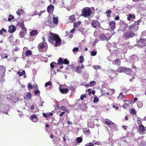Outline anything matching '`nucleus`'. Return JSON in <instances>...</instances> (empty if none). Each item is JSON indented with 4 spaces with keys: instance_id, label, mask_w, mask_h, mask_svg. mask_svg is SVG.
Instances as JSON below:
<instances>
[{
    "instance_id": "nucleus-5",
    "label": "nucleus",
    "mask_w": 146,
    "mask_h": 146,
    "mask_svg": "<svg viewBox=\"0 0 146 146\" xmlns=\"http://www.w3.org/2000/svg\"><path fill=\"white\" fill-rule=\"evenodd\" d=\"M138 26L135 24H132L128 27L129 31L134 33L136 31L138 30Z\"/></svg>"
},
{
    "instance_id": "nucleus-63",
    "label": "nucleus",
    "mask_w": 146,
    "mask_h": 146,
    "mask_svg": "<svg viewBox=\"0 0 146 146\" xmlns=\"http://www.w3.org/2000/svg\"><path fill=\"white\" fill-rule=\"evenodd\" d=\"M65 113L64 112H61L60 114V116H62Z\"/></svg>"
},
{
    "instance_id": "nucleus-40",
    "label": "nucleus",
    "mask_w": 146,
    "mask_h": 146,
    "mask_svg": "<svg viewBox=\"0 0 146 146\" xmlns=\"http://www.w3.org/2000/svg\"><path fill=\"white\" fill-rule=\"evenodd\" d=\"M130 18L132 17L133 19H134L135 18V15H133L131 14H129L128 15Z\"/></svg>"
},
{
    "instance_id": "nucleus-16",
    "label": "nucleus",
    "mask_w": 146,
    "mask_h": 146,
    "mask_svg": "<svg viewBox=\"0 0 146 146\" xmlns=\"http://www.w3.org/2000/svg\"><path fill=\"white\" fill-rule=\"evenodd\" d=\"M31 94L30 93H28L26 95V97L24 96V99H26L27 100H30L31 98Z\"/></svg>"
},
{
    "instance_id": "nucleus-44",
    "label": "nucleus",
    "mask_w": 146,
    "mask_h": 146,
    "mask_svg": "<svg viewBox=\"0 0 146 146\" xmlns=\"http://www.w3.org/2000/svg\"><path fill=\"white\" fill-rule=\"evenodd\" d=\"M86 95H84L83 94L80 97V99L81 100H83L84 97H86Z\"/></svg>"
},
{
    "instance_id": "nucleus-4",
    "label": "nucleus",
    "mask_w": 146,
    "mask_h": 146,
    "mask_svg": "<svg viewBox=\"0 0 146 146\" xmlns=\"http://www.w3.org/2000/svg\"><path fill=\"white\" fill-rule=\"evenodd\" d=\"M144 39H140L138 40L137 43L135 44V45L140 48H143L146 45V43Z\"/></svg>"
},
{
    "instance_id": "nucleus-52",
    "label": "nucleus",
    "mask_w": 146,
    "mask_h": 146,
    "mask_svg": "<svg viewBox=\"0 0 146 146\" xmlns=\"http://www.w3.org/2000/svg\"><path fill=\"white\" fill-rule=\"evenodd\" d=\"M40 93V92L39 90H35L34 92V93L35 94H37L38 93Z\"/></svg>"
},
{
    "instance_id": "nucleus-13",
    "label": "nucleus",
    "mask_w": 146,
    "mask_h": 146,
    "mask_svg": "<svg viewBox=\"0 0 146 146\" xmlns=\"http://www.w3.org/2000/svg\"><path fill=\"white\" fill-rule=\"evenodd\" d=\"M109 25L112 30H114L115 28L116 23L114 21H111L110 22Z\"/></svg>"
},
{
    "instance_id": "nucleus-58",
    "label": "nucleus",
    "mask_w": 146,
    "mask_h": 146,
    "mask_svg": "<svg viewBox=\"0 0 146 146\" xmlns=\"http://www.w3.org/2000/svg\"><path fill=\"white\" fill-rule=\"evenodd\" d=\"M100 144V142H97L95 143H94V145H99Z\"/></svg>"
},
{
    "instance_id": "nucleus-27",
    "label": "nucleus",
    "mask_w": 146,
    "mask_h": 146,
    "mask_svg": "<svg viewBox=\"0 0 146 146\" xmlns=\"http://www.w3.org/2000/svg\"><path fill=\"white\" fill-rule=\"evenodd\" d=\"M12 100L13 102L16 103L18 101V98L17 97L14 96L13 97Z\"/></svg>"
},
{
    "instance_id": "nucleus-50",
    "label": "nucleus",
    "mask_w": 146,
    "mask_h": 146,
    "mask_svg": "<svg viewBox=\"0 0 146 146\" xmlns=\"http://www.w3.org/2000/svg\"><path fill=\"white\" fill-rule=\"evenodd\" d=\"M113 107L114 108H115L116 110H117L118 109V108L117 106H115V105L114 104H113Z\"/></svg>"
},
{
    "instance_id": "nucleus-21",
    "label": "nucleus",
    "mask_w": 146,
    "mask_h": 146,
    "mask_svg": "<svg viewBox=\"0 0 146 146\" xmlns=\"http://www.w3.org/2000/svg\"><path fill=\"white\" fill-rule=\"evenodd\" d=\"M125 68H123L122 67H118L117 69V72H124V71L125 70Z\"/></svg>"
},
{
    "instance_id": "nucleus-19",
    "label": "nucleus",
    "mask_w": 146,
    "mask_h": 146,
    "mask_svg": "<svg viewBox=\"0 0 146 146\" xmlns=\"http://www.w3.org/2000/svg\"><path fill=\"white\" fill-rule=\"evenodd\" d=\"M60 91L63 94H66L67 93L68 90L67 88H62V89H60Z\"/></svg>"
},
{
    "instance_id": "nucleus-9",
    "label": "nucleus",
    "mask_w": 146,
    "mask_h": 146,
    "mask_svg": "<svg viewBox=\"0 0 146 146\" xmlns=\"http://www.w3.org/2000/svg\"><path fill=\"white\" fill-rule=\"evenodd\" d=\"M91 25L93 27L96 28L99 27L100 26V23L96 20L93 21Z\"/></svg>"
},
{
    "instance_id": "nucleus-45",
    "label": "nucleus",
    "mask_w": 146,
    "mask_h": 146,
    "mask_svg": "<svg viewBox=\"0 0 146 146\" xmlns=\"http://www.w3.org/2000/svg\"><path fill=\"white\" fill-rule=\"evenodd\" d=\"M78 48L77 47L75 48H74L72 50L73 52H74L75 51H78Z\"/></svg>"
},
{
    "instance_id": "nucleus-43",
    "label": "nucleus",
    "mask_w": 146,
    "mask_h": 146,
    "mask_svg": "<svg viewBox=\"0 0 146 146\" xmlns=\"http://www.w3.org/2000/svg\"><path fill=\"white\" fill-rule=\"evenodd\" d=\"M51 85V83L50 82H48L46 83L45 84V86H47L48 85Z\"/></svg>"
},
{
    "instance_id": "nucleus-35",
    "label": "nucleus",
    "mask_w": 146,
    "mask_h": 146,
    "mask_svg": "<svg viewBox=\"0 0 146 146\" xmlns=\"http://www.w3.org/2000/svg\"><path fill=\"white\" fill-rule=\"evenodd\" d=\"M69 88L70 90L74 91L76 89V87L75 86H73L70 85L69 87Z\"/></svg>"
},
{
    "instance_id": "nucleus-46",
    "label": "nucleus",
    "mask_w": 146,
    "mask_h": 146,
    "mask_svg": "<svg viewBox=\"0 0 146 146\" xmlns=\"http://www.w3.org/2000/svg\"><path fill=\"white\" fill-rule=\"evenodd\" d=\"M85 133L86 134H89L90 133V132L89 130H86L85 131Z\"/></svg>"
},
{
    "instance_id": "nucleus-39",
    "label": "nucleus",
    "mask_w": 146,
    "mask_h": 146,
    "mask_svg": "<svg viewBox=\"0 0 146 146\" xmlns=\"http://www.w3.org/2000/svg\"><path fill=\"white\" fill-rule=\"evenodd\" d=\"M64 63L65 64H68L69 63V61L66 58L64 60Z\"/></svg>"
},
{
    "instance_id": "nucleus-22",
    "label": "nucleus",
    "mask_w": 146,
    "mask_h": 146,
    "mask_svg": "<svg viewBox=\"0 0 146 146\" xmlns=\"http://www.w3.org/2000/svg\"><path fill=\"white\" fill-rule=\"evenodd\" d=\"M58 64L59 65L64 64V60H63V58H60L58 60Z\"/></svg>"
},
{
    "instance_id": "nucleus-8",
    "label": "nucleus",
    "mask_w": 146,
    "mask_h": 146,
    "mask_svg": "<svg viewBox=\"0 0 146 146\" xmlns=\"http://www.w3.org/2000/svg\"><path fill=\"white\" fill-rule=\"evenodd\" d=\"M45 23L46 25L50 27H54L52 19L50 17H48L47 18Z\"/></svg>"
},
{
    "instance_id": "nucleus-49",
    "label": "nucleus",
    "mask_w": 146,
    "mask_h": 146,
    "mask_svg": "<svg viewBox=\"0 0 146 146\" xmlns=\"http://www.w3.org/2000/svg\"><path fill=\"white\" fill-rule=\"evenodd\" d=\"M111 71L113 73L115 74L116 75H117V72L116 70H111Z\"/></svg>"
},
{
    "instance_id": "nucleus-6",
    "label": "nucleus",
    "mask_w": 146,
    "mask_h": 146,
    "mask_svg": "<svg viewBox=\"0 0 146 146\" xmlns=\"http://www.w3.org/2000/svg\"><path fill=\"white\" fill-rule=\"evenodd\" d=\"M111 37V35L109 33H107L105 35H102L100 36V38L102 40H108Z\"/></svg>"
},
{
    "instance_id": "nucleus-38",
    "label": "nucleus",
    "mask_w": 146,
    "mask_h": 146,
    "mask_svg": "<svg viewBox=\"0 0 146 146\" xmlns=\"http://www.w3.org/2000/svg\"><path fill=\"white\" fill-rule=\"evenodd\" d=\"M91 53V55L92 56H95L97 54V52L96 51H92Z\"/></svg>"
},
{
    "instance_id": "nucleus-32",
    "label": "nucleus",
    "mask_w": 146,
    "mask_h": 146,
    "mask_svg": "<svg viewBox=\"0 0 146 146\" xmlns=\"http://www.w3.org/2000/svg\"><path fill=\"white\" fill-rule=\"evenodd\" d=\"M90 86H95L96 85V82L94 81H92L90 82Z\"/></svg>"
},
{
    "instance_id": "nucleus-24",
    "label": "nucleus",
    "mask_w": 146,
    "mask_h": 146,
    "mask_svg": "<svg viewBox=\"0 0 146 146\" xmlns=\"http://www.w3.org/2000/svg\"><path fill=\"white\" fill-rule=\"evenodd\" d=\"M82 70L80 68V66H77L76 67V72L78 73H80V72Z\"/></svg>"
},
{
    "instance_id": "nucleus-23",
    "label": "nucleus",
    "mask_w": 146,
    "mask_h": 146,
    "mask_svg": "<svg viewBox=\"0 0 146 146\" xmlns=\"http://www.w3.org/2000/svg\"><path fill=\"white\" fill-rule=\"evenodd\" d=\"M52 21L53 23H54V26L55 24L56 25L58 24V18L56 17H54Z\"/></svg>"
},
{
    "instance_id": "nucleus-29",
    "label": "nucleus",
    "mask_w": 146,
    "mask_h": 146,
    "mask_svg": "<svg viewBox=\"0 0 146 146\" xmlns=\"http://www.w3.org/2000/svg\"><path fill=\"white\" fill-rule=\"evenodd\" d=\"M76 140L78 143H80L82 141V139L80 137H78L76 139Z\"/></svg>"
},
{
    "instance_id": "nucleus-51",
    "label": "nucleus",
    "mask_w": 146,
    "mask_h": 146,
    "mask_svg": "<svg viewBox=\"0 0 146 146\" xmlns=\"http://www.w3.org/2000/svg\"><path fill=\"white\" fill-rule=\"evenodd\" d=\"M134 24H135V25H137V26L138 25H139V20L138 21H135Z\"/></svg>"
},
{
    "instance_id": "nucleus-3",
    "label": "nucleus",
    "mask_w": 146,
    "mask_h": 146,
    "mask_svg": "<svg viewBox=\"0 0 146 146\" xmlns=\"http://www.w3.org/2000/svg\"><path fill=\"white\" fill-rule=\"evenodd\" d=\"M83 14L82 15L84 17H87L89 16L92 13L91 9L88 7H85L82 10Z\"/></svg>"
},
{
    "instance_id": "nucleus-7",
    "label": "nucleus",
    "mask_w": 146,
    "mask_h": 146,
    "mask_svg": "<svg viewBox=\"0 0 146 146\" xmlns=\"http://www.w3.org/2000/svg\"><path fill=\"white\" fill-rule=\"evenodd\" d=\"M120 29L119 30H121L122 32H124L125 31V30L126 28L128 27V24L125 23L121 22L120 23Z\"/></svg>"
},
{
    "instance_id": "nucleus-42",
    "label": "nucleus",
    "mask_w": 146,
    "mask_h": 146,
    "mask_svg": "<svg viewBox=\"0 0 146 146\" xmlns=\"http://www.w3.org/2000/svg\"><path fill=\"white\" fill-rule=\"evenodd\" d=\"M98 98H97L96 97H95L94 98V102L95 103L97 102L98 101Z\"/></svg>"
},
{
    "instance_id": "nucleus-33",
    "label": "nucleus",
    "mask_w": 146,
    "mask_h": 146,
    "mask_svg": "<svg viewBox=\"0 0 146 146\" xmlns=\"http://www.w3.org/2000/svg\"><path fill=\"white\" fill-rule=\"evenodd\" d=\"M31 54H32L31 52V51H29V50L27 51L25 53L26 55L27 56L30 55Z\"/></svg>"
},
{
    "instance_id": "nucleus-15",
    "label": "nucleus",
    "mask_w": 146,
    "mask_h": 146,
    "mask_svg": "<svg viewBox=\"0 0 146 146\" xmlns=\"http://www.w3.org/2000/svg\"><path fill=\"white\" fill-rule=\"evenodd\" d=\"M124 72L127 74L130 75L131 74V71L130 69L129 68H125Z\"/></svg>"
},
{
    "instance_id": "nucleus-30",
    "label": "nucleus",
    "mask_w": 146,
    "mask_h": 146,
    "mask_svg": "<svg viewBox=\"0 0 146 146\" xmlns=\"http://www.w3.org/2000/svg\"><path fill=\"white\" fill-rule=\"evenodd\" d=\"M69 19L70 20H71V22H74V21L75 20L74 15L71 16L69 17Z\"/></svg>"
},
{
    "instance_id": "nucleus-12",
    "label": "nucleus",
    "mask_w": 146,
    "mask_h": 146,
    "mask_svg": "<svg viewBox=\"0 0 146 146\" xmlns=\"http://www.w3.org/2000/svg\"><path fill=\"white\" fill-rule=\"evenodd\" d=\"M139 130L141 133H144L145 130V127L142 124L139 125Z\"/></svg>"
},
{
    "instance_id": "nucleus-41",
    "label": "nucleus",
    "mask_w": 146,
    "mask_h": 146,
    "mask_svg": "<svg viewBox=\"0 0 146 146\" xmlns=\"http://www.w3.org/2000/svg\"><path fill=\"white\" fill-rule=\"evenodd\" d=\"M84 146H94V145H93V144L92 143L90 142L88 143L87 144Z\"/></svg>"
},
{
    "instance_id": "nucleus-36",
    "label": "nucleus",
    "mask_w": 146,
    "mask_h": 146,
    "mask_svg": "<svg viewBox=\"0 0 146 146\" xmlns=\"http://www.w3.org/2000/svg\"><path fill=\"white\" fill-rule=\"evenodd\" d=\"M18 24L19 25L21 28H22V27L24 26L23 22H19Z\"/></svg>"
},
{
    "instance_id": "nucleus-55",
    "label": "nucleus",
    "mask_w": 146,
    "mask_h": 146,
    "mask_svg": "<svg viewBox=\"0 0 146 146\" xmlns=\"http://www.w3.org/2000/svg\"><path fill=\"white\" fill-rule=\"evenodd\" d=\"M4 68V67L3 66H0V74L1 73V70H2V69L3 68Z\"/></svg>"
},
{
    "instance_id": "nucleus-18",
    "label": "nucleus",
    "mask_w": 146,
    "mask_h": 146,
    "mask_svg": "<svg viewBox=\"0 0 146 146\" xmlns=\"http://www.w3.org/2000/svg\"><path fill=\"white\" fill-rule=\"evenodd\" d=\"M31 118L32 121L34 122H36L38 120V118L36 115H33L31 117Z\"/></svg>"
},
{
    "instance_id": "nucleus-47",
    "label": "nucleus",
    "mask_w": 146,
    "mask_h": 146,
    "mask_svg": "<svg viewBox=\"0 0 146 146\" xmlns=\"http://www.w3.org/2000/svg\"><path fill=\"white\" fill-rule=\"evenodd\" d=\"M61 109L62 110L64 111H67V109L65 108V107L63 106H62V107H61Z\"/></svg>"
},
{
    "instance_id": "nucleus-60",
    "label": "nucleus",
    "mask_w": 146,
    "mask_h": 146,
    "mask_svg": "<svg viewBox=\"0 0 146 146\" xmlns=\"http://www.w3.org/2000/svg\"><path fill=\"white\" fill-rule=\"evenodd\" d=\"M137 123L138 124H140L141 123V121L140 120L138 119H137Z\"/></svg>"
},
{
    "instance_id": "nucleus-26",
    "label": "nucleus",
    "mask_w": 146,
    "mask_h": 146,
    "mask_svg": "<svg viewBox=\"0 0 146 146\" xmlns=\"http://www.w3.org/2000/svg\"><path fill=\"white\" fill-rule=\"evenodd\" d=\"M123 94L122 93H120L119 95L118 96L117 98L120 99H122L124 101L123 98Z\"/></svg>"
},
{
    "instance_id": "nucleus-2",
    "label": "nucleus",
    "mask_w": 146,
    "mask_h": 146,
    "mask_svg": "<svg viewBox=\"0 0 146 146\" xmlns=\"http://www.w3.org/2000/svg\"><path fill=\"white\" fill-rule=\"evenodd\" d=\"M135 35V33L128 31L124 33L123 37L124 39L127 40L133 37Z\"/></svg>"
},
{
    "instance_id": "nucleus-59",
    "label": "nucleus",
    "mask_w": 146,
    "mask_h": 146,
    "mask_svg": "<svg viewBox=\"0 0 146 146\" xmlns=\"http://www.w3.org/2000/svg\"><path fill=\"white\" fill-rule=\"evenodd\" d=\"M74 28H77L78 27V25L76 23H74Z\"/></svg>"
},
{
    "instance_id": "nucleus-11",
    "label": "nucleus",
    "mask_w": 146,
    "mask_h": 146,
    "mask_svg": "<svg viewBox=\"0 0 146 146\" xmlns=\"http://www.w3.org/2000/svg\"><path fill=\"white\" fill-rule=\"evenodd\" d=\"M16 30L15 27L14 25H11L9 27V32L11 33H14Z\"/></svg>"
},
{
    "instance_id": "nucleus-10",
    "label": "nucleus",
    "mask_w": 146,
    "mask_h": 146,
    "mask_svg": "<svg viewBox=\"0 0 146 146\" xmlns=\"http://www.w3.org/2000/svg\"><path fill=\"white\" fill-rule=\"evenodd\" d=\"M38 48L40 51L41 50L45 51L46 47L43 44L40 43L38 45Z\"/></svg>"
},
{
    "instance_id": "nucleus-53",
    "label": "nucleus",
    "mask_w": 146,
    "mask_h": 146,
    "mask_svg": "<svg viewBox=\"0 0 146 146\" xmlns=\"http://www.w3.org/2000/svg\"><path fill=\"white\" fill-rule=\"evenodd\" d=\"M111 13V11L110 10H108L106 11V13L107 14H110Z\"/></svg>"
},
{
    "instance_id": "nucleus-64",
    "label": "nucleus",
    "mask_w": 146,
    "mask_h": 146,
    "mask_svg": "<svg viewBox=\"0 0 146 146\" xmlns=\"http://www.w3.org/2000/svg\"><path fill=\"white\" fill-rule=\"evenodd\" d=\"M119 19V16H116L115 17V19L116 20H118Z\"/></svg>"
},
{
    "instance_id": "nucleus-31",
    "label": "nucleus",
    "mask_w": 146,
    "mask_h": 146,
    "mask_svg": "<svg viewBox=\"0 0 146 146\" xmlns=\"http://www.w3.org/2000/svg\"><path fill=\"white\" fill-rule=\"evenodd\" d=\"M56 64V63L54 62H52L50 64V66L51 68H52L51 70H52V68H53L54 66V65Z\"/></svg>"
},
{
    "instance_id": "nucleus-62",
    "label": "nucleus",
    "mask_w": 146,
    "mask_h": 146,
    "mask_svg": "<svg viewBox=\"0 0 146 146\" xmlns=\"http://www.w3.org/2000/svg\"><path fill=\"white\" fill-rule=\"evenodd\" d=\"M75 31V28H74V29H72L70 33H73Z\"/></svg>"
},
{
    "instance_id": "nucleus-1",
    "label": "nucleus",
    "mask_w": 146,
    "mask_h": 146,
    "mask_svg": "<svg viewBox=\"0 0 146 146\" xmlns=\"http://www.w3.org/2000/svg\"><path fill=\"white\" fill-rule=\"evenodd\" d=\"M49 41L54 46H57L60 44V38L57 35L51 32L49 35Z\"/></svg>"
},
{
    "instance_id": "nucleus-54",
    "label": "nucleus",
    "mask_w": 146,
    "mask_h": 146,
    "mask_svg": "<svg viewBox=\"0 0 146 146\" xmlns=\"http://www.w3.org/2000/svg\"><path fill=\"white\" fill-rule=\"evenodd\" d=\"M28 87L29 89H31L32 88V86L30 83H29L28 85Z\"/></svg>"
},
{
    "instance_id": "nucleus-28",
    "label": "nucleus",
    "mask_w": 146,
    "mask_h": 146,
    "mask_svg": "<svg viewBox=\"0 0 146 146\" xmlns=\"http://www.w3.org/2000/svg\"><path fill=\"white\" fill-rule=\"evenodd\" d=\"M22 11L23 10L22 9H18L16 13L18 15H20V14L22 13Z\"/></svg>"
},
{
    "instance_id": "nucleus-57",
    "label": "nucleus",
    "mask_w": 146,
    "mask_h": 146,
    "mask_svg": "<svg viewBox=\"0 0 146 146\" xmlns=\"http://www.w3.org/2000/svg\"><path fill=\"white\" fill-rule=\"evenodd\" d=\"M105 123H106L107 125H110L111 124L110 122H108L106 121V120L105 121Z\"/></svg>"
},
{
    "instance_id": "nucleus-25",
    "label": "nucleus",
    "mask_w": 146,
    "mask_h": 146,
    "mask_svg": "<svg viewBox=\"0 0 146 146\" xmlns=\"http://www.w3.org/2000/svg\"><path fill=\"white\" fill-rule=\"evenodd\" d=\"M37 33V31L36 30H33L30 32V34L31 36L34 35Z\"/></svg>"
},
{
    "instance_id": "nucleus-14",
    "label": "nucleus",
    "mask_w": 146,
    "mask_h": 146,
    "mask_svg": "<svg viewBox=\"0 0 146 146\" xmlns=\"http://www.w3.org/2000/svg\"><path fill=\"white\" fill-rule=\"evenodd\" d=\"M54 6L51 5H50L47 8V11L49 13H52L54 10Z\"/></svg>"
},
{
    "instance_id": "nucleus-20",
    "label": "nucleus",
    "mask_w": 146,
    "mask_h": 146,
    "mask_svg": "<svg viewBox=\"0 0 146 146\" xmlns=\"http://www.w3.org/2000/svg\"><path fill=\"white\" fill-rule=\"evenodd\" d=\"M113 64L116 65H119L120 64V61L119 59H117L114 61H112Z\"/></svg>"
},
{
    "instance_id": "nucleus-17",
    "label": "nucleus",
    "mask_w": 146,
    "mask_h": 146,
    "mask_svg": "<svg viewBox=\"0 0 146 146\" xmlns=\"http://www.w3.org/2000/svg\"><path fill=\"white\" fill-rule=\"evenodd\" d=\"M26 33V32L25 31H21L19 33V36L21 38H23L24 36L25 35Z\"/></svg>"
},
{
    "instance_id": "nucleus-56",
    "label": "nucleus",
    "mask_w": 146,
    "mask_h": 146,
    "mask_svg": "<svg viewBox=\"0 0 146 146\" xmlns=\"http://www.w3.org/2000/svg\"><path fill=\"white\" fill-rule=\"evenodd\" d=\"M17 74L19 75L20 76H22V72L19 71L18 72Z\"/></svg>"
},
{
    "instance_id": "nucleus-61",
    "label": "nucleus",
    "mask_w": 146,
    "mask_h": 146,
    "mask_svg": "<svg viewBox=\"0 0 146 146\" xmlns=\"http://www.w3.org/2000/svg\"><path fill=\"white\" fill-rule=\"evenodd\" d=\"M67 123L68 125H70V124L72 125L73 124L70 121H68L67 122Z\"/></svg>"
},
{
    "instance_id": "nucleus-48",
    "label": "nucleus",
    "mask_w": 146,
    "mask_h": 146,
    "mask_svg": "<svg viewBox=\"0 0 146 146\" xmlns=\"http://www.w3.org/2000/svg\"><path fill=\"white\" fill-rule=\"evenodd\" d=\"M22 28V31H25L26 32V31H27V29L25 27H24V26L23 27H22V28Z\"/></svg>"
},
{
    "instance_id": "nucleus-37",
    "label": "nucleus",
    "mask_w": 146,
    "mask_h": 146,
    "mask_svg": "<svg viewBox=\"0 0 146 146\" xmlns=\"http://www.w3.org/2000/svg\"><path fill=\"white\" fill-rule=\"evenodd\" d=\"M131 113L133 114H135L136 113V111L134 109H131Z\"/></svg>"
},
{
    "instance_id": "nucleus-34",
    "label": "nucleus",
    "mask_w": 146,
    "mask_h": 146,
    "mask_svg": "<svg viewBox=\"0 0 146 146\" xmlns=\"http://www.w3.org/2000/svg\"><path fill=\"white\" fill-rule=\"evenodd\" d=\"M94 68L96 70H97L98 69H100L101 68V67L99 65H96L94 66Z\"/></svg>"
}]
</instances>
